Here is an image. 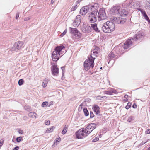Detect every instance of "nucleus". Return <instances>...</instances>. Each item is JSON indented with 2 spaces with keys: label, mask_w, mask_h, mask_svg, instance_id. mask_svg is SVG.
Segmentation results:
<instances>
[{
  "label": "nucleus",
  "mask_w": 150,
  "mask_h": 150,
  "mask_svg": "<svg viewBox=\"0 0 150 150\" xmlns=\"http://www.w3.org/2000/svg\"><path fill=\"white\" fill-rule=\"evenodd\" d=\"M143 35V34L142 33H138L135 34V36L132 38L129 39L125 42L124 48L126 49L129 48L132 45L133 41L134 42L137 40L139 41L142 38Z\"/></svg>",
  "instance_id": "1"
},
{
  "label": "nucleus",
  "mask_w": 150,
  "mask_h": 150,
  "mask_svg": "<svg viewBox=\"0 0 150 150\" xmlns=\"http://www.w3.org/2000/svg\"><path fill=\"white\" fill-rule=\"evenodd\" d=\"M64 49L65 47L63 45L56 47L54 51H53L52 52V58L53 61L56 62L59 60L60 55L63 54L62 52V50Z\"/></svg>",
  "instance_id": "2"
},
{
  "label": "nucleus",
  "mask_w": 150,
  "mask_h": 150,
  "mask_svg": "<svg viewBox=\"0 0 150 150\" xmlns=\"http://www.w3.org/2000/svg\"><path fill=\"white\" fill-rule=\"evenodd\" d=\"M115 25L112 21H108L105 23L101 27L103 31L105 33L112 32L115 29Z\"/></svg>",
  "instance_id": "3"
},
{
  "label": "nucleus",
  "mask_w": 150,
  "mask_h": 150,
  "mask_svg": "<svg viewBox=\"0 0 150 150\" xmlns=\"http://www.w3.org/2000/svg\"><path fill=\"white\" fill-rule=\"evenodd\" d=\"M112 13L117 14L122 17H126L128 14V11L125 9L121 8L120 7L118 6H114L111 10Z\"/></svg>",
  "instance_id": "4"
},
{
  "label": "nucleus",
  "mask_w": 150,
  "mask_h": 150,
  "mask_svg": "<svg viewBox=\"0 0 150 150\" xmlns=\"http://www.w3.org/2000/svg\"><path fill=\"white\" fill-rule=\"evenodd\" d=\"M93 54L91 55L90 57L88 56V59H86L84 63V67L85 70L87 71L89 70L91 66L92 68H93L94 64V60L95 58V57H92Z\"/></svg>",
  "instance_id": "5"
},
{
  "label": "nucleus",
  "mask_w": 150,
  "mask_h": 150,
  "mask_svg": "<svg viewBox=\"0 0 150 150\" xmlns=\"http://www.w3.org/2000/svg\"><path fill=\"white\" fill-rule=\"evenodd\" d=\"M85 130L84 128L80 129L76 132V137L78 139H83L88 136V134L85 132Z\"/></svg>",
  "instance_id": "6"
},
{
  "label": "nucleus",
  "mask_w": 150,
  "mask_h": 150,
  "mask_svg": "<svg viewBox=\"0 0 150 150\" xmlns=\"http://www.w3.org/2000/svg\"><path fill=\"white\" fill-rule=\"evenodd\" d=\"M98 20L99 21L103 20L107 18L104 8H101L98 15Z\"/></svg>",
  "instance_id": "7"
},
{
  "label": "nucleus",
  "mask_w": 150,
  "mask_h": 150,
  "mask_svg": "<svg viewBox=\"0 0 150 150\" xmlns=\"http://www.w3.org/2000/svg\"><path fill=\"white\" fill-rule=\"evenodd\" d=\"M89 13L88 16V19L89 22L91 23H93L96 22L97 20V10L96 11H92Z\"/></svg>",
  "instance_id": "8"
},
{
  "label": "nucleus",
  "mask_w": 150,
  "mask_h": 150,
  "mask_svg": "<svg viewBox=\"0 0 150 150\" xmlns=\"http://www.w3.org/2000/svg\"><path fill=\"white\" fill-rule=\"evenodd\" d=\"M96 125L95 123H91L88 124L85 129L86 130V133H88L89 134L93 130L96 128Z\"/></svg>",
  "instance_id": "9"
},
{
  "label": "nucleus",
  "mask_w": 150,
  "mask_h": 150,
  "mask_svg": "<svg viewBox=\"0 0 150 150\" xmlns=\"http://www.w3.org/2000/svg\"><path fill=\"white\" fill-rule=\"evenodd\" d=\"M23 42L22 41H18L16 42L12 48V50L18 51L23 47Z\"/></svg>",
  "instance_id": "10"
},
{
  "label": "nucleus",
  "mask_w": 150,
  "mask_h": 150,
  "mask_svg": "<svg viewBox=\"0 0 150 150\" xmlns=\"http://www.w3.org/2000/svg\"><path fill=\"white\" fill-rule=\"evenodd\" d=\"M69 29L70 33L73 34L74 36H75L76 38H79L81 36V34L76 28L70 27Z\"/></svg>",
  "instance_id": "11"
},
{
  "label": "nucleus",
  "mask_w": 150,
  "mask_h": 150,
  "mask_svg": "<svg viewBox=\"0 0 150 150\" xmlns=\"http://www.w3.org/2000/svg\"><path fill=\"white\" fill-rule=\"evenodd\" d=\"M111 19L112 21V22H113L114 24L115 23L123 24L126 21L125 18H122L120 17H114L113 18H111Z\"/></svg>",
  "instance_id": "12"
},
{
  "label": "nucleus",
  "mask_w": 150,
  "mask_h": 150,
  "mask_svg": "<svg viewBox=\"0 0 150 150\" xmlns=\"http://www.w3.org/2000/svg\"><path fill=\"white\" fill-rule=\"evenodd\" d=\"M92 11L89 5L83 7L80 11V13L82 15H85L87 13Z\"/></svg>",
  "instance_id": "13"
},
{
  "label": "nucleus",
  "mask_w": 150,
  "mask_h": 150,
  "mask_svg": "<svg viewBox=\"0 0 150 150\" xmlns=\"http://www.w3.org/2000/svg\"><path fill=\"white\" fill-rule=\"evenodd\" d=\"M51 71L53 75L57 76L59 71L57 65H54L51 67Z\"/></svg>",
  "instance_id": "14"
},
{
  "label": "nucleus",
  "mask_w": 150,
  "mask_h": 150,
  "mask_svg": "<svg viewBox=\"0 0 150 150\" xmlns=\"http://www.w3.org/2000/svg\"><path fill=\"white\" fill-rule=\"evenodd\" d=\"M90 7L91 8V11H96L97 10L98 12V9L99 7V5L98 3H94L91 4L89 5Z\"/></svg>",
  "instance_id": "15"
},
{
  "label": "nucleus",
  "mask_w": 150,
  "mask_h": 150,
  "mask_svg": "<svg viewBox=\"0 0 150 150\" xmlns=\"http://www.w3.org/2000/svg\"><path fill=\"white\" fill-rule=\"evenodd\" d=\"M117 56L115 55L112 52H111L106 58L108 63L109 64L111 60L113 58H116Z\"/></svg>",
  "instance_id": "16"
},
{
  "label": "nucleus",
  "mask_w": 150,
  "mask_h": 150,
  "mask_svg": "<svg viewBox=\"0 0 150 150\" xmlns=\"http://www.w3.org/2000/svg\"><path fill=\"white\" fill-rule=\"evenodd\" d=\"M128 6L129 8L137 9H138L139 7L138 3H135L134 2H131L129 3L128 5Z\"/></svg>",
  "instance_id": "17"
},
{
  "label": "nucleus",
  "mask_w": 150,
  "mask_h": 150,
  "mask_svg": "<svg viewBox=\"0 0 150 150\" xmlns=\"http://www.w3.org/2000/svg\"><path fill=\"white\" fill-rule=\"evenodd\" d=\"M93 109L96 114H98L100 113L99 107L97 105H94L93 106Z\"/></svg>",
  "instance_id": "18"
},
{
  "label": "nucleus",
  "mask_w": 150,
  "mask_h": 150,
  "mask_svg": "<svg viewBox=\"0 0 150 150\" xmlns=\"http://www.w3.org/2000/svg\"><path fill=\"white\" fill-rule=\"evenodd\" d=\"M91 26L95 31L97 32H100V30L97 27V24H91Z\"/></svg>",
  "instance_id": "19"
},
{
  "label": "nucleus",
  "mask_w": 150,
  "mask_h": 150,
  "mask_svg": "<svg viewBox=\"0 0 150 150\" xmlns=\"http://www.w3.org/2000/svg\"><path fill=\"white\" fill-rule=\"evenodd\" d=\"M115 90L113 89H111L110 91H104V93L105 94L108 95H112L113 93H115Z\"/></svg>",
  "instance_id": "20"
},
{
  "label": "nucleus",
  "mask_w": 150,
  "mask_h": 150,
  "mask_svg": "<svg viewBox=\"0 0 150 150\" xmlns=\"http://www.w3.org/2000/svg\"><path fill=\"white\" fill-rule=\"evenodd\" d=\"M37 114L36 113L34 112H31L29 113L28 115L30 117L33 118L35 117V118H37Z\"/></svg>",
  "instance_id": "21"
},
{
  "label": "nucleus",
  "mask_w": 150,
  "mask_h": 150,
  "mask_svg": "<svg viewBox=\"0 0 150 150\" xmlns=\"http://www.w3.org/2000/svg\"><path fill=\"white\" fill-rule=\"evenodd\" d=\"M146 5L145 7L146 9L150 11V0H146Z\"/></svg>",
  "instance_id": "22"
},
{
  "label": "nucleus",
  "mask_w": 150,
  "mask_h": 150,
  "mask_svg": "<svg viewBox=\"0 0 150 150\" xmlns=\"http://www.w3.org/2000/svg\"><path fill=\"white\" fill-rule=\"evenodd\" d=\"M48 81L47 79H45L43 80L42 84L43 87L45 88L47 86L48 83Z\"/></svg>",
  "instance_id": "23"
},
{
  "label": "nucleus",
  "mask_w": 150,
  "mask_h": 150,
  "mask_svg": "<svg viewBox=\"0 0 150 150\" xmlns=\"http://www.w3.org/2000/svg\"><path fill=\"white\" fill-rule=\"evenodd\" d=\"M55 127L54 126H52L51 128L48 129L46 131V132L47 133H50L52 132L53 131Z\"/></svg>",
  "instance_id": "24"
},
{
  "label": "nucleus",
  "mask_w": 150,
  "mask_h": 150,
  "mask_svg": "<svg viewBox=\"0 0 150 150\" xmlns=\"http://www.w3.org/2000/svg\"><path fill=\"white\" fill-rule=\"evenodd\" d=\"M92 53L93 54L92 57H94L93 56H97V54H98V53L95 50H92L91 52V55H92Z\"/></svg>",
  "instance_id": "25"
},
{
  "label": "nucleus",
  "mask_w": 150,
  "mask_h": 150,
  "mask_svg": "<svg viewBox=\"0 0 150 150\" xmlns=\"http://www.w3.org/2000/svg\"><path fill=\"white\" fill-rule=\"evenodd\" d=\"M83 111L85 116H87L88 115V111L86 108H84L83 109Z\"/></svg>",
  "instance_id": "26"
},
{
  "label": "nucleus",
  "mask_w": 150,
  "mask_h": 150,
  "mask_svg": "<svg viewBox=\"0 0 150 150\" xmlns=\"http://www.w3.org/2000/svg\"><path fill=\"white\" fill-rule=\"evenodd\" d=\"M67 127L66 125H65L64 127V129L62 132V134H65L66 133L67 130Z\"/></svg>",
  "instance_id": "27"
},
{
  "label": "nucleus",
  "mask_w": 150,
  "mask_h": 150,
  "mask_svg": "<svg viewBox=\"0 0 150 150\" xmlns=\"http://www.w3.org/2000/svg\"><path fill=\"white\" fill-rule=\"evenodd\" d=\"M81 17L80 15H77L75 21H79L81 22Z\"/></svg>",
  "instance_id": "28"
},
{
  "label": "nucleus",
  "mask_w": 150,
  "mask_h": 150,
  "mask_svg": "<svg viewBox=\"0 0 150 150\" xmlns=\"http://www.w3.org/2000/svg\"><path fill=\"white\" fill-rule=\"evenodd\" d=\"M80 22L79 21H74L73 22V25L75 27H78L80 24Z\"/></svg>",
  "instance_id": "29"
},
{
  "label": "nucleus",
  "mask_w": 150,
  "mask_h": 150,
  "mask_svg": "<svg viewBox=\"0 0 150 150\" xmlns=\"http://www.w3.org/2000/svg\"><path fill=\"white\" fill-rule=\"evenodd\" d=\"M24 108L25 110L28 111H30L31 110V108L29 106H24Z\"/></svg>",
  "instance_id": "30"
},
{
  "label": "nucleus",
  "mask_w": 150,
  "mask_h": 150,
  "mask_svg": "<svg viewBox=\"0 0 150 150\" xmlns=\"http://www.w3.org/2000/svg\"><path fill=\"white\" fill-rule=\"evenodd\" d=\"M134 120V117L133 116H130L128 117L127 120V121L129 122H131Z\"/></svg>",
  "instance_id": "31"
},
{
  "label": "nucleus",
  "mask_w": 150,
  "mask_h": 150,
  "mask_svg": "<svg viewBox=\"0 0 150 150\" xmlns=\"http://www.w3.org/2000/svg\"><path fill=\"white\" fill-rule=\"evenodd\" d=\"M24 82V81L23 79H20L19 80L18 84L19 86L22 85L23 84Z\"/></svg>",
  "instance_id": "32"
},
{
  "label": "nucleus",
  "mask_w": 150,
  "mask_h": 150,
  "mask_svg": "<svg viewBox=\"0 0 150 150\" xmlns=\"http://www.w3.org/2000/svg\"><path fill=\"white\" fill-rule=\"evenodd\" d=\"M48 105V102H43L42 104V107H45L46 106Z\"/></svg>",
  "instance_id": "33"
},
{
  "label": "nucleus",
  "mask_w": 150,
  "mask_h": 150,
  "mask_svg": "<svg viewBox=\"0 0 150 150\" xmlns=\"http://www.w3.org/2000/svg\"><path fill=\"white\" fill-rule=\"evenodd\" d=\"M82 31L84 33H88L89 32V31L88 30V27H86L85 28H84V29L83 28L82 29Z\"/></svg>",
  "instance_id": "34"
},
{
  "label": "nucleus",
  "mask_w": 150,
  "mask_h": 150,
  "mask_svg": "<svg viewBox=\"0 0 150 150\" xmlns=\"http://www.w3.org/2000/svg\"><path fill=\"white\" fill-rule=\"evenodd\" d=\"M106 97L105 96H97L96 98L98 100H100L101 99V98H105Z\"/></svg>",
  "instance_id": "35"
},
{
  "label": "nucleus",
  "mask_w": 150,
  "mask_h": 150,
  "mask_svg": "<svg viewBox=\"0 0 150 150\" xmlns=\"http://www.w3.org/2000/svg\"><path fill=\"white\" fill-rule=\"evenodd\" d=\"M143 16L145 18V19L147 20L148 22L149 21H150V20L149 19V18L146 14H145V15H143Z\"/></svg>",
  "instance_id": "36"
},
{
  "label": "nucleus",
  "mask_w": 150,
  "mask_h": 150,
  "mask_svg": "<svg viewBox=\"0 0 150 150\" xmlns=\"http://www.w3.org/2000/svg\"><path fill=\"white\" fill-rule=\"evenodd\" d=\"M61 140V138L60 137H59L58 138H57L56 139V142H55L54 144H57V142H59Z\"/></svg>",
  "instance_id": "37"
},
{
  "label": "nucleus",
  "mask_w": 150,
  "mask_h": 150,
  "mask_svg": "<svg viewBox=\"0 0 150 150\" xmlns=\"http://www.w3.org/2000/svg\"><path fill=\"white\" fill-rule=\"evenodd\" d=\"M22 139V137H19L16 138V140L18 142H19Z\"/></svg>",
  "instance_id": "38"
},
{
  "label": "nucleus",
  "mask_w": 150,
  "mask_h": 150,
  "mask_svg": "<svg viewBox=\"0 0 150 150\" xmlns=\"http://www.w3.org/2000/svg\"><path fill=\"white\" fill-rule=\"evenodd\" d=\"M77 8V4H76L75 6H73L71 9V11H73L74 10H75Z\"/></svg>",
  "instance_id": "39"
},
{
  "label": "nucleus",
  "mask_w": 150,
  "mask_h": 150,
  "mask_svg": "<svg viewBox=\"0 0 150 150\" xmlns=\"http://www.w3.org/2000/svg\"><path fill=\"white\" fill-rule=\"evenodd\" d=\"M131 106V103H128V104L127 105H126L125 107V108L126 109H128Z\"/></svg>",
  "instance_id": "40"
},
{
  "label": "nucleus",
  "mask_w": 150,
  "mask_h": 150,
  "mask_svg": "<svg viewBox=\"0 0 150 150\" xmlns=\"http://www.w3.org/2000/svg\"><path fill=\"white\" fill-rule=\"evenodd\" d=\"M67 32V29H65V30L60 35L61 37H63L64 35Z\"/></svg>",
  "instance_id": "41"
},
{
  "label": "nucleus",
  "mask_w": 150,
  "mask_h": 150,
  "mask_svg": "<svg viewBox=\"0 0 150 150\" xmlns=\"http://www.w3.org/2000/svg\"><path fill=\"white\" fill-rule=\"evenodd\" d=\"M140 10L142 13L143 14V16L145 14H146L145 11H144L143 9H140Z\"/></svg>",
  "instance_id": "42"
},
{
  "label": "nucleus",
  "mask_w": 150,
  "mask_h": 150,
  "mask_svg": "<svg viewBox=\"0 0 150 150\" xmlns=\"http://www.w3.org/2000/svg\"><path fill=\"white\" fill-rule=\"evenodd\" d=\"M140 10L142 13L143 14V16L145 14H146L145 11H144L143 9H140Z\"/></svg>",
  "instance_id": "43"
},
{
  "label": "nucleus",
  "mask_w": 150,
  "mask_h": 150,
  "mask_svg": "<svg viewBox=\"0 0 150 150\" xmlns=\"http://www.w3.org/2000/svg\"><path fill=\"white\" fill-rule=\"evenodd\" d=\"M45 123L47 125H49L50 124V121L46 120L45 121Z\"/></svg>",
  "instance_id": "44"
},
{
  "label": "nucleus",
  "mask_w": 150,
  "mask_h": 150,
  "mask_svg": "<svg viewBox=\"0 0 150 150\" xmlns=\"http://www.w3.org/2000/svg\"><path fill=\"white\" fill-rule=\"evenodd\" d=\"M94 116V115L93 113L92 112H90V117L91 118H93Z\"/></svg>",
  "instance_id": "45"
},
{
  "label": "nucleus",
  "mask_w": 150,
  "mask_h": 150,
  "mask_svg": "<svg viewBox=\"0 0 150 150\" xmlns=\"http://www.w3.org/2000/svg\"><path fill=\"white\" fill-rule=\"evenodd\" d=\"M145 134H150V130L149 129H148V130H146V131H145Z\"/></svg>",
  "instance_id": "46"
},
{
  "label": "nucleus",
  "mask_w": 150,
  "mask_h": 150,
  "mask_svg": "<svg viewBox=\"0 0 150 150\" xmlns=\"http://www.w3.org/2000/svg\"><path fill=\"white\" fill-rule=\"evenodd\" d=\"M19 147L18 146L15 147L13 150H18L19 149Z\"/></svg>",
  "instance_id": "47"
},
{
  "label": "nucleus",
  "mask_w": 150,
  "mask_h": 150,
  "mask_svg": "<svg viewBox=\"0 0 150 150\" xmlns=\"http://www.w3.org/2000/svg\"><path fill=\"white\" fill-rule=\"evenodd\" d=\"M61 69L63 73V72L65 71V67H61Z\"/></svg>",
  "instance_id": "48"
},
{
  "label": "nucleus",
  "mask_w": 150,
  "mask_h": 150,
  "mask_svg": "<svg viewBox=\"0 0 150 150\" xmlns=\"http://www.w3.org/2000/svg\"><path fill=\"white\" fill-rule=\"evenodd\" d=\"M19 14L18 13H16V19H17L19 17Z\"/></svg>",
  "instance_id": "49"
},
{
  "label": "nucleus",
  "mask_w": 150,
  "mask_h": 150,
  "mask_svg": "<svg viewBox=\"0 0 150 150\" xmlns=\"http://www.w3.org/2000/svg\"><path fill=\"white\" fill-rule=\"evenodd\" d=\"M132 107L134 108H137V105L136 104L134 103Z\"/></svg>",
  "instance_id": "50"
},
{
  "label": "nucleus",
  "mask_w": 150,
  "mask_h": 150,
  "mask_svg": "<svg viewBox=\"0 0 150 150\" xmlns=\"http://www.w3.org/2000/svg\"><path fill=\"white\" fill-rule=\"evenodd\" d=\"M99 139V138L98 137H96L93 140V141L95 142L97 140H98Z\"/></svg>",
  "instance_id": "51"
},
{
  "label": "nucleus",
  "mask_w": 150,
  "mask_h": 150,
  "mask_svg": "<svg viewBox=\"0 0 150 150\" xmlns=\"http://www.w3.org/2000/svg\"><path fill=\"white\" fill-rule=\"evenodd\" d=\"M30 19V18L29 17H27L24 19V20L25 21H28Z\"/></svg>",
  "instance_id": "52"
},
{
  "label": "nucleus",
  "mask_w": 150,
  "mask_h": 150,
  "mask_svg": "<svg viewBox=\"0 0 150 150\" xmlns=\"http://www.w3.org/2000/svg\"><path fill=\"white\" fill-rule=\"evenodd\" d=\"M3 144V142H1V140L0 141V147Z\"/></svg>",
  "instance_id": "53"
},
{
  "label": "nucleus",
  "mask_w": 150,
  "mask_h": 150,
  "mask_svg": "<svg viewBox=\"0 0 150 150\" xmlns=\"http://www.w3.org/2000/svg\"><path fill=\"white\" fill-rule=\"evenodd\" d=\"M18 132L21 134H23V131L22 130H20Z\"/></svg>",
  "instance_id": "54"
},
{
  "label": "nucleus",
  "mask_w": 150,
  "mask_h": 150,
  "mask_svg": "<svg viewBox=\"0 0 150 150\" xmlns=\"http://www.w3.org/2000/svg\"><path fill=\"white\" fill-rule=\"evenodd\" d=\"M54 1L53 0H51L50 3L51 4H52L54 3Z\"/></svg>",
  "instance_id": "55"
},
{
  "label": "nucleus",
  "mask_w": 150,
  "mask_h": 150,
  "mask_svg": "<svg viewBox=\"0 0 150 150\" xmlns=\"http://www.w3.org/2000/svg\"><path fill=\"white\" fill-rule=\"evenodd\" d=\"M128 97V96L127 95H125L124 96V97L125 98H127Z\"/></svg>",
  "instance_id": "56"
},
{
  "label": "nucleus",
  "mask_w": 150,
  "mask_h": 150,
  "mask_svg": "<svg viewBox=\"0 0 150 150\" xmlns=\"http://www.w3.org/2000/svg\"><path fill=\"white\" fill-rule=\"evenodd\" d=\"M81 1V0H78V1L76 2L77 4L79 3Z\"/></svg>",
  "instance_id": "57"
},
{
  "label": "nucleus",
  "mask_w": 150,
  "mask_h": 150,
  "mask_svg": "<svg viewBox=\"0 0 150 150\" xmlns=\"http://www.w3.org/2000/svg\"><path fill=\"white\" fill-rule=\"evenodd\" d=\"M146 142H142L141 144H143L145 143Z\"/></svg>",
  "instance_id": "58"
},
{
  "label": "nucleus",
  "mask_w": 150,
  "mask_h": 150,
  "mask_svg": "<svg viewBox=\"0 0 150 150\" xmlns=\"http://www.w3.org/2000/svg\"><path fill=\"white\" fill-rule=\"evenodd\" d=\"M83 103H81L80 105V106H83Z\"/></svg>",
  "instance_id": "59"
},
{
  "label": "nucleus",
  "mask_w": 150,
  "mask_h": 150,
  "mask_svg": "<svg viewBox=\"0 0 150 150\" xmlns=\"http://www.w3.org/2000/svg\"><path fill=\"white\" fill-rule=\"evenodd\" d=\"M147 150H150V147L148 148Z\"/></svg>",
  "instance_id": "60"
}]
</instances>
